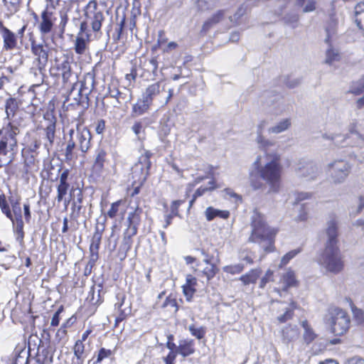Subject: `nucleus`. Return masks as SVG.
<instances>
[{"label": "nucleus", "instance_id": "nucleus-1", "mask_svg": "<svg viewBox=\"0 0 364 364\" xmlns=\"http://www.w3.org/2000/svg\"><path fill=\"white\" fill-rule=\"evenodd\" d=\"M262 156H258L254 162L260 178L269 186V192H278L281 186L282 166L281 155L277 152L266 153L265 163L262 162Z\"/></svg>", "mask_w": 364, "mask_h": 364}, {"label": "nucleus", "instance_id": "nucleus-2", "mask_svg": "<svg viewBox=\"0 0 364 364\" xmlns=\"http://www.w3.org/2000/svg\"><path fill=\"white\" fill-rule=\"evenodd\" d=\"M277 230L269 226L264 216L257 210L251 217V233L248 241L258 243L266 252L274 250V237Z\"/></svg>", "mask_w": 364, "mask_h": 364}, {"label": "nucleus", "instance_id": "nucleus-3", "mask_svg": "<svg viewBox=\"0 0 364 364\" xmlns=\"http://www.w3.org/2000/svg\"><path fill=\"white\" fill-rule=\"evenodd\" d=\"M18 133V128L10 122L0 130V168L13 162L17 151Z\"/></svg>", "mask_w": 364, "mask_h": 364}, {"label": "nucleus", "instance_id": "nucleus-4", "mask_svg": "<svg viewBox=\"0 0 364 364\" xmlns=\"http://www.w3.org/2000/svg\"><path fill=\"white\" fill-rule=\"evenodd\" d=\"M325 322L334 335L342 336L348 331L350 319L346 311L333 307L328 310L325 316Z\"/></svg>", "mask_w": 364, "mask_h": 364}, {"label": "nucleus", "instance_id": "nucleus-5", "mask_svg": "<svg viewBox=\"0 0 364 364\" xmlns=\"http://www.w3.org/2000/svg\"><path fill=\"white\" fill-rule=\"evenodd\" d=\"M318 262L328 272L334 274L340 272L344 264L338 246H326Z\"/></svg>", "mask_w": 364, "mask_h": 364}, {"label": "nucleus", "instance_id": "nucleus-6", "mask_svg": "<svg viewBox=\"0 0 364 364\" xmlns=\"http://www.w3.org/2000/svg\"><path fill=\"white\" fill-rule=\"evenodd\" d=\"M105 6L99 4L97 0H90L84 8L85 20L91 26L92 31L99 33L105 21Z\"/></svg>", "mask_w": 364, "mask_h": 364}, {"label": "nucleus", "instance_id": "nucleus-7", "mask_svg": "<svg viewBox=\"0 0 364 364\" xmlns=\"http://www.w3.org/2000/svg\"><path fill=\"white\" fill-rule=\"evenodd\" d=\"M73 61L68 56L55 60V65L50 68L52 75L61 77L64 84H73L77 82V74L74 72Z\"/></svg>", "mask_w": 364, "mask_h": 364}, {"label": "nucleus", "instance_id": "nucleus-8", "mask_svg": "<svg viewBox=\"0 0 364 364\" xmlns=\"http://www.w3.org/2000/svg\"><path fill=\"white\" fill-rule=\"evenodd\" d=\"M351 170L350 163L343 159L334 160L327 166L331 181L336 184L343 183Z\"/></svg>", "mask_w": 364, "mask_h": 364}, {"label": "nucleus", "instance_id": "nucleus-9", "mask_svg": "<svg viewBox=\"0 0 364 364\" xmlns=\"http://www.w3.org/2000/svg\"><path fill=\"white\" fill-rule=\"evenodd\" d=\"M127 220L129 226L124 233L123 245L127 250H129L132 245V237L135 235L137 232V225L139 221V215L138 209L134 212L130 213L128 215Z\"/></svg>", "mask_w": 364, "mask_h": 364}, {"label": "nucleus", "instance_id": "nucleus-10", "mask_svg": "<svg viewBox=\"0 0 364 364\" xmlns=\"http://www.w3.org/2000/svg\"><path fill=\"white\" fill-rule=\"evenodd\" d=\"M94 76L90 73L85 75L84 80L80 82V87L78 88L77 105H83L88 101V96L94 88Z\"/></svg>", "mask_w": 364, "mask_h": 364}, {"label": "nucleus", "instance_id": "nucleus-11", "mask_svg": "<svg viewBox=\"0 0 364 364\" xmlns=\"http://www.w3.org/2000/svg\"><path fill=\"white\" fill-rule=\"evenodd\" d=\"M49 50V47L46 44H38L33 42L31 43V51L36 57L33 63L46 67L48 60Z\"/></svg>", "mask_w": 364, "mask_h": 364}, {"label": "nucleus", "instance_id": "nucleus-12", "mask_svg": "<svg viewBox=\"0 0 364 364\" xmlns=\"http://www.w3.org/2000/svg\"><path fill=\"white\" fill-rule=\"evenodd\" d=\"M325 235L326 237V246H338V221L335 218H331L327 221Z\"/></svg>", "mask_w": 364, "mask_h": 364}, {"label": "nucleus", "instance_id": "nucleus-13", "mask_svg": "<svg viewBox=\"0 0 364 364\" xmlns=\"http://www.w3.org/2000/svg\"><path fill=\"white\" fill-rule=\"evenodd\" d=\"M55 20L53 13L50 11L48 5L41 14V22L39 24L40 31L46 34L51 31L53 26V21Z\"/></svg>", "mask_w": 364, "mask_h": 364}, {"label": "nucleus", "instance_id": "nucleus-14", "mask_svg": "<svg viewBox=\"0 0 364 364\" xmlns=\"http://www.w3.org/2000/svg\"><path fill=\"white\" fill-rule=\"evenodd\" d=\"M0 34L4 41V48L6 50H12L16 46L17 39L16 35L5 27L1 21Z\"/></svg>", "mask_w": 364, "mask_h": 364}, {"label": "nucleus", "instance_id": "nucleus-15", "mask_svg": "<svg viewBox=\"0 0 364 364\" xmlns=\"http://www.w3.org/2000/svg\"><path fill=\"white\" fill-rule=\"evenodd\" d=\"M264 126V122H261L257 127V137L255 139L256 143L258 145L259 149L264 151V154L262 156V158L264 159V156L266 153H269L268 151V149L271 146H274L275 142L272 140H270L267 138H266L264 136H263L262 132V129ZM272 151L271 153H272Z\"/></svg>", "mask_w": 364, "mask_h": 364}, {"label": "nucleus", "instance_id": "nucleus-16", "mask_svg": "<svg viewBox=\"0 0 364 364\" xmlns=\"http://www.w3.org/2000/svg\"><path fill=\"white\" fill-rule=\"evenodd\" d=\"M77 146L82 152H86L90 146L91 134L90 131L83 127L77 129Z\"/></svg>", "mask_w": 364, "mask_h": 364}, {"label": "nucleus", "instance_id": "nucleus-17", "mask_svg": "<svg viewBox=\"0 0 364 364\" xmlns=\"http://www.w3.org/2000/svg\"><path fill=\"white\" fill-rule=\"evenodd\" d=\"M164 90L165 84L164 82L158 81L146 87L143 97L152 104L154 99Z\"/></svg>", "mask_w": 364, "mask_h": 364}, {"label": "nucleus", "instance_id": "nucleus-18", "mask_svg": "<svg viewBox=\"0 0 364 364\" xmlns=\"http://www.w3.org/2000/svg\"><path fill=\"white\" fill-rule=\"evenodd\" d=\"M45 68V66H41L33 63L32 66L29 69V75L34 85H40L43 83Z\"/></svg>", "mask_w": 364, "mask_h": 364}, {"label": "nucleus", "instance_id": "nucleus-19", "mask_svg": "<svg viewBox=\"0 0 364 364\" xmlns=\"http://www.w3.org/2000/svg\"><path fill=\"white\" fill-rule=\"evenodd\" d=\"M225 18V11L220 10L208 18L203 24L201 33H206L210 28L222 21Z\"/></svg>", "mask_w": 364, "mask_h": 364}, {"label": "nucleus", "instance_id": "nucleus-20", "mask_svg": "<svg viewBox=\"0 0 364 364\" xmlns=\"http://www.w3.org/2000/svg\"><path fill=\"white\" fill-rule=\"evenodd\" d=\"M299 334V330L296 325H289L282 330V341L285 343H289L297 338Z\"/></svg>", "mask_w": 364, "mask_h": 364}, {"label": "nucleus", "instance_id": "nucleus-21", "mask_svg": "<svg viewBox=\"0 0 364 364\" xmlns=\"http://www.w3.org/2000/svg\"><path fill=\"white\" fill-rule=\"evenodd\" d=\"M291 125V121L289 118L282 119L274 125L267 129L269 134H278L288 130Z\"/></svg>", "mask_w": 364, "mask_h": 364}, {"label": "nucleus", "instance_id": "nucleus-22", "mask_svg": "<svg viewBox=\"0 0 364 364\" xmlns=\"http://www.w3.org/2000/svg\"><path fill=\"white\" fill-rule=\"evenodd\" d=\"M102 240V232L96 230L92 237L91 244L90 247V256L92 260H97L98 258V250Z\"/></svg>", "mask_w": 364, "mask_h": 364}, {"label": "nucleus", "instance_id": "nucleus-23", "mask_svg": "<svg viewBox=\"0 0 364 364\" xmlns=\"http://www.w3.org/2000/svg\"><path fill=\"white\" fill-rule=\"evenodd\" d=\"M280 283L282 284L284 290H287L289 287H296L298 284V281L296 278L295 273L292 270L288 269L287 272L282 275Z\"/></svg>", "mask_w": 364, "mask_h": 364}, {"label": "nucleus", "instance_id": "nucleus-24", "mask_svg": "<svg viewBox=\"0 0 364 364\" xmlns=\"http://www.w3.org/2000/svg\"><path fill=\"white\" fill-rule=\"evenodd\" d=\"M151 103L149 102L144 97L142 100H138V102L133 105L132 114L134 117H138L148 112Z\"/></svg>", "mask_w": 364, "mask_h": 364}, {"label": "nucleus", "instance_id": "nucleus-25", "mask_svg": "<svg viewBox=\"0 0 364 364\" xmlns=\"http://www.w3.org/2000/svg\"><path fill=\"white\" fill-rule=\"evenodd\" d=\"M205 218L208 221L213 220L215 217H220L223 219L228 218L230 213L228 210H220L213 207H208L204 212Z\"/></svg>", "mask_w": 364, "mask_h": 364}, {"label": "nucleus", "instance_id": "nucleus-26", "mask_svg": "<svg viewBox=\"0 0 364 364\" xmlns=\"http://www.w3.org/2000/svg\"><path fill=\"white\" fill-rule=\"evenodd\" d=\"M194 351L193 341L182 340L179 342L176 353L186 357L193 354Z\"/></svg>", "mask_w": 364, "mask_h": 364}, {"label": "nucleus", "instance_id": "nucleus-27", "mask_svg": "<svg viewBox=\"0 0 364 364\" xmlns=\"http://www.w3.org/2000/svg\"><path fill=\"white\" fill-rule=\"evenodd\" d=\"M296 304L294 301H292L289 307H286L282 309L284 312L277 316V320L279 323H286L288 321L292 319L294 316V311L296 309Z\"/></svg>", "mask_w": 364, "mask_h": 364}, {"label": "nucleus", "instance_id": "nucleus-28", "mask_svg": "<svg viewBox=\"0 0 364 364\" xmlns=\"http://www.w3.org/2000/svg\"><path fill=\"white\" fill-rule=\"evenodd\" d=\"M106 152L102 149H98L95 157V162L93 164L92 168L94 171L100 173L104 167V163L105 161Z\"/></svg>", "mask_w": 364, "mask_h": 364}, {"label": "nucleus", "instance_id": "nucleus-29", "mask_svg": "<svg viewBox=\"0 0 364 364\" xmlns=\"http://www.w3.org/2000/svg\"><path fill=\"white\" fill-rule=\"evenodd\" d=\"M355 18L359 28L364 30V2H360L355 6Z\"/></svg>", "mask_w": 364, "mask_h": 364}, {"label": "nucleus", "instance_id": "nucleus-30", "mask_svg": "<svg viewBox=\"0 0 364 364\" xmlns=\"http://www.w3.org/2000/svg\"><path fill=\"white\" fill-rule=\"evenodd\" d=\"M322 138L326 140H330L333 144L339 146H343L346 139V136L341 134H328L324 133L322 134Z\"/></svg>", "mask_w": 364, "mask_h": 364}, {"label": "nucleus", "instance_id": "nucleus-31", "mask_svg": "<svg viewBox=\"0 0 364 364\" xmlns=\"http://www.w3.org/2000/svg\"><path fill=\"white\" fill-rule=\"evenodd\" d=\"M160 307L172 313H176L178 310L176 299L171 296H167Z\"/></svg>", "mask_w": 364, "mask_h": 364}, {"label": "nucleus", "instance_id": "nucleus-32", "mask_svg": "<svg viewBox=\"0 0 364 364\" xmlns=\"http://www.w3.org/2000/svg\"><path fill=\"white\" fill-rule=\"evenodd\" d=\"M260 272L259 269H252L249 273L240 277V280L245 285L255 283L260 275Z\"/></svg>", "mask_w": 364, "mask_h": 364}, {"label": "nucleus", "instance_id": "nucleus-33", "mask_svg": "<svg viewBox=\"0 0 364 364\" xmlns=\"http://www.w3.org/2000/svg\"><path fill=\"white\" fill-rule=\"evenodd\" d=\"M301 326L304 329V336H303L304 339L306 343H310L315 339L316 336L314 331H313V329L309 326L307 321H303L301 322Z\"/></svg>", "mask_w": 364, "mask_h": 364}, {"label": "nucleus", "instance_id": "nucleus-34", "mask_svg": "<svg viewBox=\"0 0 364 364\" xmlns=\"http://www.w3.org/2000/svg\"><path fill=\"white\" fill-rule=\"evenodd\" d=\"M364 208V196H360L355 203L350 206V215L355 217L360 213Z\"/></svg>", "mask_w": 364, "mask_h": 364}, {"label": "nucleus", "instance_id": "nucleus-35", "mask_svg": "<svg viewBox=\"0 0 364 364\" xmlns=\"http://www.w3.org/2000/svg\"><path fill=\"white\" fill-rule=\"evenodd\" d=\"M18 107V103L15 99L9 98L6 100L5 108L7 119H9L15 115Z\"/></svg>", "mask_w": 364, "mask_h": 364}, {"label": "nucleus", "instance_id": "nucleus-36", "mask_svg": "<svg viewBox=\"0 0 364 364\" xmlns=\"http://www.w3.org/2000/svg\"><path fill=\"white\" fill-rule=\"evenodd\" d=\"M301 176L304 177H309L311 178H313L315 177L316 174L317 173L318 168L317 167L314 165L313 164L308 163L306 164L301 169V168H299Z\"/></svg>", "mask_w": 364, "mask_h": 364}, {"label": "nucleus", "instance_id": "nucleus-37", "mask_svg": "<svg viewBox=\"0 0 364 364\" xmlns=\"http://www.w3.org/2000/svg\"><path fill=\"white\" fill-rule=\"evenodd\" d=\"M24 223L23 221H18L13 225L14 232L16 235V240L19 242L21 245H23L24 231H23Z\"/></svg>", "mask_w": 364, "mask_h": 364}, {"label": "nucleus", "instance_id": "nucleus-38", "mask_svg": "<svg viewBox=\"0 0 364 364\" xmlns=\"http://www.w3.org/2000/svg\"><path fill=\"white\" fill-rule=\"evenodd\" d=\"M294 208L299 212L295 216V220L296 221H305L308 218V212L304 204L296 203L294 205Z\"/></svg>", "mask_w": 364, "mask_h": 364}, {"label": "nucleus", "instance_id": "nucleus-39", "mask_svg": "<svg viewBox=\"0 0 364 364\" xmlns=\"http://www.w3.org/2000/svg\"><path fill=\"white\" fill-rule=\"evenodd\" d=\"M151 155V154L149 151H146L145 154L139 158V164H136L134 166V168L135 169H138V168L142 169L143 165H144L146 166V173H147L148 170L149 169L150 166H151V161H150Z\"/></svg>", "mask_w": 364, "mask_h": 364}, {"label": "nucleus", "instance_id": "nucleus-40", "mask_svg": "<svg viewBox=\"0 0 364 364\" xmlns=\"http://www.w3.org/2000/svg\"><path fill=\"white\" fill-rule=\"evenodd\" d=\"M216 4L215 0H196V5L199 11H204L213 9Z\"/></svg>", "mask_w": 364, "mask_h": 364}, {"label": "nucleus", "instance_id": "nucleus-41", "mask_svg": "<svg viewBox=\"0 0 364 364\" xmlns=\"http://www.w3.org/2000/svg\"><path fill=\"white\" fill-rule=\"evenodd\" d=\"M86 41H88L86 38V37L84 36H77L75 40V52L77 54H82L85 53L86 48H87V43Z\"/></svg>", "mask_w": 364, "mask_h": 364}, {"label": "nucleus", "instance_id": "nucleus-42", "mask_svg": "<svg viewBox=\"0 0 364 364\" xmlns=\"http://www.w3.org/2000/svg\"><path fill=\"white\" fill-rule=\"evenodd\" d=\"M218 272V268L214 264H206V267L203 270V274L206 277L207 280L210 281L212 279L217 272Z\"/></svg>", "mask_w": 364, "mask_h": 364}, {"label": "nucleus", "instance_id": "nucleus-43", "mask_svg": "<svg viewBox=\"0 0 364 364\" xmlns=\"http://www.w3.org/2000/svg\"><path fill=\"white\" fill-rule=\"evenodd\" d=\"M364 92V78L360 79V80L355 82L350 86L349 90V92L358 95Z\"/></svg>", "mask_w": 364, "mask_h": 364}, {"label": "nucleus", "instance_id": "nucleus-44", "mask_svg": "<svg viewBox=\"0 0 364 364\" xmlns=\"http://www.w3.org/2000/svg\"><path fill=\"white\" fill-rule=\"evenodd\" d=\"M0 208L1 212L7 217H11V210L4 194L0 195Z\"/></svg>", "mask_w": 364, "mask_h": 364}, {"label": "nucleus", "instance_id": "nucleus-45", "mask_svg": "<svg viewBox=\"0 0 364 364\" xmlns=\"http://www.w3.org/2000/svg\"><path fill=\"white\" fill-rule=\"evenodd\" d=\"M299 252H300V250L299 249L294 250H291V251L287 252L286 255H284L282 257V258L281 259V262H280L279 267L280 268H282L284 266H285L286 264H287L289 263V262L291 259H293Z\"/></svg>", "mask_w": 364, "mask_h": 364}, {"label": "nucleus", "instance_id": "nucleus-46", "mask_svg": "<svg viewBox=\"0 0 364 364\" xmlns=\"http://www.w3.org/2000/svg\"><path fill=\"white\" fill-rule=\"evenodd\" d=\"M3 1L10 13H16L18 10L20 0H3Z\"/></svg>", "mask_w": 364, "mask_h": 364}, {"label": "nucleus", "instance_id": "nucleus-47", "mask_svg": "<svg viewBox=\"0 0 364 364\" xmlns=\"http://www.w3.org/2000/svg\"><path fill=\"white\" fill-rule=\"evenodd\" d=\"M244 269V266L242 264H237L233 265L225 266L223 269L225 272L230 273L231 274H235L240 273Z\"/></svg>", "mask_w": 364, "mask_h": 364}, {"label": "nucleus", "instance_id": "nucleus-48", "mask_svg": "<svg viewBox=\"0 0 364 364\" xmlns=\"http://www.w3.org/2000/svg\"><path fill=\"white\" fill-rule=\"evenodd\" d=\"M73 134L74 130L71 129L70 131V139L68 141L67 147L65 149V156L67 159H69L71 156L73 150L76 146V142L73 140Z\"/></svg>", "mask_w": 364, "mask_h": 364}, {"label": "nucleus", "instance_id": "nucleus-49", "mask_svg": "<svg viewBox=\"0 0 364 364\" xmlns=\"http://www.w3.org/2000/svg\"><path fill=\"white\" fill-rule=\"evenodd\" d=\"M122 200H119L111 205L110 209L107 211V215L110 218H114L119 210V207L122 204Z\"/></svg>", "mask_w": 364, "mask_h": 364}, {"label": "nucleus", "instance_id": "nucleus-50", "mask_svg": "<svg viewBox=\"0 0 364 364\" xmlns=\"http://www.w3.org/2000/svg\"><path fill=\"white\" fill-rule=\"evenodd\" d=\"M69 188V184H63V183H59L57 188L58 191V196H57V200L58 202L62 201L64 196L67 194L68 190Z\"/></svg>", "mask_w": 364, "mask_h": 364}, {"label": "nucleus", "instance_id": "nucleus-51", "mask_svg": "<svg viewBox=\"0 0 364 364\" xmlns=\"http://www.w3.org/2000/svg\"><path fill=\"white\" fill-rule=\"evenodd\" d=\"M55 124H49L46 129V136L49 141V144L51 146L53 143L55 137Z\"/></svg>", "mask_w": 364, "mask_h": 364}, {"label": "nucleus", "instance_id": "nucleus-52", "mask_svg": "<svg viewBox=\"0 0 364 364\" xmlns=\"http://www.w3.org/2000/svg\"><path fill=\"white\" fill-rule=\"evenodd\" d=\"M188 330L190 331L192 336L196 337L198 339H201L203 338L205 333L204 328H196L193 325L190 326L188 327Z\"/></svg>", "mask_w": 364, "mask_h": 364}, {"label": "nucleus", "instance_id": "nucleus-53", "mask_svg": "<svg viewBox=\"0 0 364 364\" xmlns=\"http://www.w3.org/2000/svg\"><path fill=\"white\" fill-rule=\"evenodd\" d=\"M28 353L24 350L21 351L18 354V355L16 356L15 360L14 361V364H28Z\"/></svg>", "mask_w": 364, "mask_h": 364}, {"label": "nucleus", "instance_id": "nucleus-54", "mask_svg": "<svg viewBox=\"0 0 364 364\" xmlns=\"http://www.w3.org/2000/svg\"><path fill=\"white\" fill-rule=\"evenodd\" d=\"M338 58L339 56L336 50L328 49L326 51V63L332 64L334 61L338 60Z\"/></svg>", "mask_w": 364, "mask_h": 364}, {"label": "nucleus", "instance_id": "nucleus-55", "mask_svg": "<svg viewBox=\"0 0 364 364\" xmlns=\"http://www.w3.org/2000/svg\"><path fill=\"white\" fill-rule=\"evenodd\" d=\"M73 351H74V355L85 357V355H84L85 346L83 344V342H82V341H77L75 342V346L73 348Z\"/></svg>", "mask_w": 364, "mask_h": 364}, {"label": "nucleus", "instance_id": "nucleus-56", "mask_svg": "<svg viewBox=\"0 0 364 364\" xmlns=\"http://www.w3.org/2000/svg\"><path fill=\"white\" fill-rule=\"evenodd\" d=\"M213 184H214V181H212L209 182V185H210L209 187H202L201 186V187L198 188L193 194L194 198H198V197L203 196L205 192H207L208 191L214 190L215 188V187L213 186Z\"/></svg>", "mask_w": 364, "mask_h": 364}, {"label": "nucleus", "instance_id": "nucleus-57", "mask_svg": "<svg viewBox=\"0 0 364 364\" xmlns=\"http://www.w3.org/2000/svg\"><path fill=\"white\" fill-rule=\"evenodd\" d=\"M124 297L123 296L122 298V301L116 303L114 305L115 309L117 310L119 312V315L117 318V321H122L127 314L124 310H122L121 309L122 306L123 305V303H124Z\"/></svg>", "mask_w": 364, "mask_h": 364}, {"label": "nucleus", "instance_id": "nucleus-58", "mask_svg": "<svg viewBox=\"0 0 364 364\" xmlns=\"http://www.w3.org/2000/svg\"><path fill=\"white\" fill-rule=\"evenodd\" d=\"M132 131L136 134L139 139H141L143 136L144 127L141 122H136L134 124L132 127Z\"/></svg>", "mask_w": 364, "mask_h": 364}, {"label": "nucleus", "instance_id": "nucleus-59", "mask_svg": "<svg viewBox=\"0 0 364 364\" xmlns=\"http://www.w3.org/2000/svg\"><path fill=\"white\" fill-rule=\"evenodd\" d=\"M183 293L188 301H191L196 292V288L189 287L187 286H182Z\"/></svg>", "mask_w": 364, "mask_h": 364}, {"label": "nucleus", "instance_id": "nucleus-60", "mask_svg": "<svg viewBox=\"0 0 364 364\" xmlns=\"http://www.w3.org/2000/svg\"><path fill=\"white\" fill-rule=\"evenodd\" d=\"M353 315L358 323H361L364 321V313L363 311L358 309L355 306L352 307Z\"/></svg>", "mask_w": 364, "mask_h": 364}, {"label": "nucleus", "instance_id": "nucleus-61", "mask_svg": "<svg viewBox=\"0 0 364 364\" xmlns=\"http://www.w3.org/2000/svg\"><path fill=\"white\" fill-rule=\"evenodd\" d=\"M20 199L19 198H14L13 196L9 197V201L11 204V208H12V213H16V212H21V208L20 207Z\"/></svg>", "mask_w": 364, "mask_h": 364}, {"label": "nucleus", "instance_id": "nucleus-62", "mask_svg": "<svg viewBox=\"0 0 364 364\" xmlns=\"http://www.w3.org/2000/svg\"><path fill=\"white\" fill-rule=\"evenodd\" d=\"M111 354L112 351L110 350L101 348L98 352L97 358L95 363H100L103 359L110 356Z\"/></svg>", "mask_w": 364, "mask_h": 364}, {"label": "nucleus", "instance_id": "nucleus-63", "mask_svg": "<svg viewBox=\"0 0 364 364\" xmlns=\"http://www.w3.org/2000/svg\"><path fill=\"white\" fill-rule=\"evenodd\" d=\"M185 202L183 200H173L171 205V211L173 215L178 216V207Z\"/></svg>", "mask_w": 364, "mask_h": 364}, {"label": "nucleus", "instance_id": "nucleus-64", "mask_svg": "<svg viewBox=\"0 0 364 364\" xmlns=\"http://www.w3.org/2000/svg\"><path fill=\"white\" fill-rule=\"evenodd\" d=\"M273 272L270 269L267 270L265 275L262 278L259 287L264 288L265 284L272 280Z\"/></svg>", "mask_w": 364, "mask_h": 364}]
</instances>
